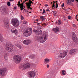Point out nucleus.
<instances>
[{"label": "nucleus", "instance_id": "obj_1", "mask_svg": "<svg viewBox=\"0 0 78 78\" xmlns=\"http://www.w3.org/2000/svg\"><path fill=\"white\" fill-rule=\"evenodd\" d=\"M44 34L43 35L42 37H38L37 39V41L40 43H44L47 41V33L44 32Z\"/></svg>", "mask_w": 78, "mask_h": 78}, {"label": "nucleus", "instance_id": "obj_2", "mask_svg": "<svg viewBox=\"0 0 78 78\" xmlns=\"http://www.w3.org/2000/svg\"><path fill=\"white\" fill-rule=\"evenodd\" d=\"M32 28H29L28 30H23V36L26 37L30 36L32 33Z\"/></svg>", "mask_w": 78, "mask_h": 78}, {"label": "nucleus", "instance_id": "obj_3", "mask_svg": "<svg viewBox=\"0 0 78 78\" xmlns=\"http://www.w3.org/2000/svg\"><path fill=\"white\" fill-rule=\"evenodd\" d=\"M5 50L9 52H11L13 51V46L12 44L9 43L5 46Z\"/></svg>", "mask_w": 78, "mask_h": 78}, {"label": "nucleus", "instance_id": "obj_4", "mask_svg": "<svg viewBox=\"0 0 78 78\" xmlns=\"http://www.w3.org/2000/svg\"><path fill=\"white\" fill-rule=\"evenodd\" d=\"M12 24L15 27H19L20 25V21L17 19H13L12 20Z\"/></svg>", "mask_w": 78, "mask_h": 78}, {"label": "nucleus", "instance_id": "obj_5", "mask_svg": "<svg viewBox=\"0 0 78 78\" xmlns=\"http://www.w3.org/2000/svg\"><path fill=\"white\" fill-rule=\"evenodd\" d=\"M7 71V69L6 67H2L0 69V76H5V73Z\"/></svg>", "mask_w": 78, "mask_h": 78}, {"label": "nucleus", "instance_id": "obj_6", "mask_svg": "<svg viewBox=\"0 0 78 78\" xmlns=\"http://www.w3.org/2000/svg\"><path fill=\"white\" fill-rule=\"evenodd\" d=\"M67 55V52L65 51H62L59 54L58 56L61 58L63 59Z\"/></svg>", "mask_w": 78, "mask_h": 78}, {"label": "nucleus", "instance_id": "obj_7", "mask_svg": "<svg viewBox=\"0 0 78 78\" xmlns=\"http://www.w3.org/2000/svg\"><path fill=\"white\" fill-rule=\"evenodd\" d=\"M27 75L29 78H34L35 76V73L33 71H30L27 72Z\"/></svg>", "mask_w": 78, "mask_h": 78}, {"label": "nucleus", "instance_id": "obj_8", "mask_svg": "<svg viewBox=\"0 0 78 78\" xmlns=\"http://www.w3.org/2000/svg\"><path fill=\"white\" fill-rule=\"evenodd\" d=\"M13 58L14 59V61L16 63H19L22 60L21 57L19 55H15Z\"/></svg>", "mask_w": 78, "mask_h": 78}, {"label": "nucleus", "instance_id": "obj_9", "mask_svg": "<svg viewBox=\"0 0 78 78\" xmlns=\"http://www.w3.org/2000/svg\"><path fill=\"white\" fill-rule=\"evenodd\" d=\"M23 70L25 69H28L31 67V64L28 62H26L23 65Z\"/></svg>", "mask_w": 78, "mask_h": 78}, {"label": "nucleus", "instance_id": "obj_10", "mask_svg": "<svg viewBox=\"0 0 78 78\" xmlns=\"http://www.w3.org/2000/svg\"><path fill=\"white\" fill-rule=\"evenodd\" d=\"M77 51L76 49H71L69 51V54L71 55H75Z\"/></svg>", "mask_w": 78, "mask_h": 78}, {"label": "nucleus", "instance_id": "obj_11", "mask_svg": "<svg viewBox=\"0 0 78 78\" xmlns=\"http://www.w3.org/2000/svg\"><path fill=\"white\" fill-rule=\"evenodd\" d=\"M72 34V39L73 41H74V42H78V38H77V37H76V34H75V32H73Z\"/></svg>", "mask_w": 78, "mask_h": 78}, {"label": "nucleus", "instance_id": "obj_12", "mask_svg": "<svg viewBox=\"0 0 78 78\" xmlns=\"http://www.w3.org/2000/svg\"><path fill=\"white\" fill-rule=\"evenodd\" d=\"M34 31L35 33V34H36L37 35H38L39 36L41 35L42 33V32L41 30H34Z\"/></svg>", "mask_w": 78, "mask_h": 78}, {"label": "nucleus", "instance_id": "obj_13", "mask_svg": "<svg viewBox=\"0 0 78 78\" xmlns=\"http://www.w3.org/2000/svg\"><path fill=\"white\" fill-rule=\"evenodd\" d=\"M18 6L20 7V9L21 11H22L23 9H24V8H23V3H22V4H20V1H19L18 2Z\"/></svg>", "mask_w": 78, "mask_h": 78}, {"label": "nucleus", "instance_id": "obj_14", "mask_svg": "<svg viewBox=\"0 0 78 78\" xmlns=\"http://www.w3.org/2000/svg\"><path fill=\"white\" fill-rule=\"evenodd\" d=\"M25 2H27V1H29L28 2H27L26 4L28 6H29V7H30V6H31V3L32 4H33V2L31 0H25Z\"/></svg>", "mask_w": 78, "mask_h": 78}, {"label": "nucleus", "instance_id": "obj_15", "mask_svg": "<svg viewBox=\"0 0 78 78\" xmlns=\"http://www.w3.org/2000/svg\"><path fill=\"white\" fill-rule=\"evenodd\" d=\"M52 31L55 32V33H58V32H59V29L58 27H57L56 28H54L52 29Z\"/></svg>", "mask_w": 78, "mask_h": 78}, {"label": "nucleus", "instance_id": "obj_16", "mask_svg": "<svg viewBox=\"0 0 78 78\" xmlns=\"http://www.w3.org/2000/svg\"><path fill=\"white\" fill-rule=\"evenodd\" d=\"M4 22L5 23V27H8L9 26L8 24L9 22L8 20H7L6 19H5L4 20Z\"/></svg>", "mask_w": 78, "mask_h": 78}, {"label": "nucleus", "instance_id": "obj_17", "mask_svg": "<svg viewBox=\"0 0 78 78\" xmlns=\"http://www.w3.org/2000/svg\"><path fill=\"white\" fill-rule=\"evenodd\" d=\"M11 31L12 33H14V34H17L18 32L17 29L14 28L12 29L11 30Z\"/></svg>", "mask_w": 78, "mask_h": 78}, {"label": "nucleus", "instance_id": "obj_18", "mask_svg": "<svg viewBox=\"0 0 78 78\" xmlns=\"http://www.w3.org/2000/svg\"><path fill=\"white\" fill-rule=\"evenodd\" d=\"M50 61H51V60L48 58H45L44 60V63L45 64H47V63L49 62Z\"/></svg>", "mask_w": 78, "mask_h": 78}, {"label": "nucleus", "instance_id": "obj_19", "mask_svg": "<svg viewBox=\"0 0 78 78\" xmlns=\"http://www.w3.org/2000/svg\"><path fill=\"white\" fill-rule=\"evenodd\" d=\"M4 41V38L2 37H1V34H0V42H3Z\"/></svg>", "mask_w": 78, "mask_h": 78}, {"label": "nucleus", "instance_id": "obj_20", "mask_svg": "<svg viewBox=\"0 0 78 78\" xmlns=\"http://www.w3.org/2000/svg\"><path fill=\"white\" fill-rule=\"evenodd\" d=\"M27 45H29V44H30L31 43V41L29 39L27 40Z\"/></svg>", "mask_w": 78, "mask_h": 78}, {"label": "nucleus", "instance_id": "obj_21", "mask_svg": "<svg viewBox=\"0 0 78 78\" xmlns=\"http://www.w3.org/2000/svg\"><path fill=\"white\" fill-rule=\"evenodd\" d=\"M66 3L68 5H70L71 1L70 0H66Z\"/></svg>", "mask_w": 78, "mask_h": 78}, {"label": "nucleus", "instance_id": "obj_22", "mask_svg": "<svg viewBox=\"0 0 78 78\" xmlns=\"http://www.w3.org/2000/svg\"><path fill=\"white\" fill-rule=\"evenodd\" d=\"M2 12H5L6 11V9L5 8V7H2Z\"/></svg>", "mask_w": 78, "mask_h": 78}, {"label": "nucleus", "instance_id": "obj_23", "mask_svg": "<svg viewBox=\"0 0 78 78\" xmlns=\"http://www.w3.org/2000/svg\"><path fill=\"white\" fill-rule=\"evenodd\" d=\"M17 47L19 48H20V49H21V48H22V47L21 45H20L19 44H18L17 45Z\"/></svg>", "mask_w": 78, "mask_h": 78}, {"label": "nucleus", "instance_id": "obj_24", "mask_svg": "<svg viewBox=\"0 0 78 78\" xmlns=\"http://www.w3.org/2000/svg\"><path fill=\"white\" fill-rule=\"evenodd\" d=\"M23 43L24 44H26V45H27V40H24L23 41Z\"/></svg>", "mask_w": 78, "mask_h": 78}, {"label": "nucleus", "instance_id": "obj_25", "mask_svg": "<svg viewBox=\"0 0 78 78\" xmlns=\"http://www.w3.org/2000/svg\"><path fill=\"white\" fill-rule=\"evenodd\" d=\"M40 19L42 20L43 21H44L45 20V19H44V17L43 16H40Z\"/></svg>", "mask_w": 78, "mask_h": 78}, {"label": "nucleus", "instance_id": "obj_26", "mask_svg": "<svg viewBox=\"0 0 78 78\" xmlns=\"http://www.w3.org/2000/svg\"><path fill=\"white\" fill-rule=\"evenodd\" d=\"M64 72H65V70H62V73L63 75H65L66 73H64Z\"/></svg>", "mask_w": 78, "mask_h": 78}, {"label": "nucleus", "instance_id": "obj_27", "mask_svg": "<svg viewBox=\"0 0 78 78\" xmlns=\"http://www.w3.org/2000/svg\"><path fill=\"white\" fill-rule=\"evenodd\" d=\"M23 22L24 24H27V21L25 20L23 21Z\"/></svg>", "mask_w": 78, "mask_h": 78}, {"label": "nucleus", "instance_id": "obj_28", "mask_svg": "<svg viewBox=\"0 0 78 78\" xmlns=\"http://www.w3.org/2000/svg\"><path fill=\"white\" fill-rule=\"evenodd\" d=\"M58 25H61V20H59L58 22Z\"/></svg>", "mask_w": 78, "mask_h": 78}, {"label": "nucleus", "instance_id": "obj_29", "mask_svg": "<svg viewBox=\"0 0 78 78\" xmlns=\"http://www.w3.org/2000/svg\"><path fill=\"white\" fill-rule=\"evenodd\" d=\"M7 5H8V6H10V5H11V3L10 2H8L7 3Z\"/></svg>", "mask_w": 78, "mask_h": 78}, {"label": "nucleus", "instance_id": "obj_30", "mask_svg": "<svg viewBox=\"0 0 78 78\" xmlns=\"http://www.w3.org/2000/svg\"><path fill=\"white\" fill-rule=\"evenodd\" d=\"M4 59L5 61L7 62L8 61V57H4Z\"/></svg>", "mask_w": 78, "mask_h": 78}, {"label": "nucleus", "instance_id": "obj_31", "mask_svg": "<svg viewBox=\"0 0 78 78\" xmlns=\"http://www.w3.org/2000/svg\"><path fill=\"white\" fill-rule=\"evenodd\" d=\"M27 5V7H28V9H32V8L30 7V6H30H30H28V5Z\"/></svg>", "mask_w": 78, "mask_h": 78}, {"label": "nucleus", "instance_id": "obj_32", "mask_svg": "<svg viewBox=\"0 0 78 78\" xmlns=\"http://www.w3.org/2000/svg\"><path fill=\"white\" fill-rule=\"evenodd\" d=\"M8 54L6 53L4 57H8Z\"/></svg>", "mask_w": 78, "mask_h": 78}, {"label": "nucleus", "instance_id": "obj_33", "mask_svg": "<svg viewBox=\"0 0 78 78\" xmlns=\"http://www.w3.org/2000/svg\"><path fill=\"white\" fill-rule=\"evenodd\" d=\"M45 12V9H43V12L42 13V14H44Z\"/></svg>", "mask_w": 78, "mask_h": 78}, {"label": "nucleus", "instance_id": "obj_34", "mask_svg": "<svg viewBox=\"0 0 78 78\" xmlns=\"http://www.w3.org/2000/svg\"><path fill=\"white\" fill-rule=\"evenodd\" d=\"M21 20H23V19H24V18H23V16H21Z\"/></svg>", "mask_w": 78, "mask_h": 78}, {"label": "nucleus", "instance_id": "obj_35", "mask_svg": "<svg viewBox=\"0 0 78 78\" xmlns=\"http://www.w3.org/2000/svg\"><path fill=\"white\" fill-rule=\"evenodd\" d=\"M56 8H57L58 7V4L57 3H56Z\"/></svg>", "mask_w": 78, "mask_h": 78}, {"label": "nucleus", "instance_id": "obj_36", "mask_svg": "<svg viewBox=\"0 0 78 78\" xmlns=\"http://www.w3.org/2000/svg\"><path fill=\"white\" fill-rule=\"evenodd\" d=\"M71 18V16H68V19H70Z\"/></svg>", "mask_w": 78, "mask_h": 78}, {"label": "nucleus", "instance_id": "obj_37", "mask_svg": "<svg viewBox=\"0 0 78 78\" xmlns=\"http://www.w3.org/2000/svg\"><path fill=\"white\" fill-rule=\"evenodd\" d=\"M47 68H49V67H50V66H49L48 64H47Z\"/></svg>", "mask_w": 78, "mask_h": 78}, {"label": "nucleus", "instance_id": "obj_38", "mask_svg": "<svg viewBox=\"0 0 78 78\" xmlns=\"http://www.w3.org/2000/svg\"><path fill=\"white\" fill-rule=\"evenodd\" d=\"M55 3H53V5L52 6V8H53V7H54V8H55Z\"/></svg>", "mask_w": 78, "mask_h": 78}, {"label": "nucleus", "instance_id": "obj_39", "mask_svg": "<svg viewBox=\"0 0 78 78\" xmlns=\"http://www.w3.org/2000/svg\"><path fill=\"white\" fill-rule=\"evenodd\" d=\"M53 12H54V14H56V12L55 11H54Z\"/></svg>", "mask_w": 78, "mask_h": 78}, {"label": "nucleus", "instance_id": "obj_40", "mask_svg": "<svg viewBox=\"0 0 78 78\" xmlns=\"http://www.w3.org/2000/svg\"><path fill=\"white\" fill-rule=\"evenodd\" d=\"M73 27H76V25H75V24H73Z\"/></svg>", "mask_w": 78, "mask_h": 78}, {"label": "nucleus", "instance_id": "obj_41", "mask_svg": "<svg viewBox=\"0 0 78 78\" xmlns=\"http://www.w3.org/2000/svg\"><path fill=\"white\" fill-rule=\"evenodd\" d=\"M64 4L63 3L62 5V7H64Z\"/></svg>", "mask_w": 78, "mask_h": 78}, {"label": "nucleus", "instance_id": "obj_42", "mask_svg": "<svg viewBox=\"0 0 78 78\" xmlns=\"http://www.w3.org/2000/svg\"><path fill=\"white\" fill-rule=\"evenodd\" d=\"M43 25H45V26H47V24L44 23L43 24Z\"/></svg>", "mask_w": 78, "mask_h": 78}, {"label": "nucleus", "instance_id": "obj_43", "mask_svg": "<svg viewBox=\"0 0 78 78\" xmlns=\"http://www.w3.org/2000/svg\"><path fill=\"white\" fill-rule=\"evenodd\" d=\"M70 1L71 2H74L75 0H70Z\"/></svg>", "mask_w": 78, "mask_h": 78}, {"label": "nucleus", "instance_id": "obj_44", "mask_svg": "<svg viewBox=\"0 0 78 78\" xmlns=\"http://www.w3.org/2000/svg\"><path fill=\"white\" fill-rule=\"evenodd\" d=\"M14 8L15 9H17V7H14Z\"/></svg>", "mask_w": 78, "mask_h": 78}, {"label": "nucleus", "instance_id": "obj_45", "mask_svg": "<svg viewBox=\"0 0 78 78\" xmlns=\"http://www.w3.org/2000/svg\"><path fill=\"white\" fill-rule=\"evenodd\" d=\"M46 11H50V10H49V9H47Z\"/></svg>", "mask_w": 78, "mask_h": 78}, {"label": "nucleus", "instance_id": "obj_46", "mask_svg": "<svg viewBox=\"0 0 78 78\" xmlns=\"http://www.w3.org/2000/svg\"><path fill=\"white\" fill-rule=\"evenodd\" d=\"M48 4H45V6H48Z\"/></svg>", "mask_w": 78, "mask_h": 78}, {"label": "nucleus", "instance_id": "obj_47", "mask_svg": "<svg viewBox=\"0 0 78 78\" xmlns=\"http://www.w3.org/2000/svg\"><path fill=\"white\" fill-rule=\"evenodd\" d=\"M40 24H41V23H37V25H40Z\"/></svg>", "mask_w": 78, "mask_h": 78}, {"label": "nucleus", "instance_id": "obj_48", "mask_svg": "<svg viewBox=\"0 0 78 78\" xmlns=\"http://www.w3.org/2000/svg\"><path fill=\"white\" fill-rule=\"evenodd\" d=\"M9 1H10V2H13L14 0H9Z\"/></svg>", "mask_w": 78, "mask_h": 78}, {"label": "nucleus", "instance_id": "obj_49", "mask_svg": "<svg viewBox=\"0 0 78 78\" xmlns=\"http://www.w3.org/2000/svg\"><path fill=\"white\" fill-rule=\"evenodd\" d=\"M53 3H54V4H55V3H56V2H55V1H53Z\"/></svg>", "mask_w": 78, "mask_h": 78}, {"label": "nucleus", "instance_id": "obj_50", "mask_svg": "<svg viewBox=\"0 0 78 78\" xmlns=\"http://www.w3.org/2000/svg\"><path fill=\"white\" fill-rule=\"evenodd\" d=\"M36 74H37V75L38 74V72H37V73Z\"/></svg>", "mask_w": 78, "mask_h": 78}, {"label": "nucleus", "instance_id": "obj_51", "mask_svg": "<svg viewBox=\"0 0 78 78\" xmlns=\"http://www.w3.org/2000/svg\"><path fill=\"white\" fill-rule=\"evenodd\" d=\"M77 16H78V15H76V17H77Z\"/></svg>", "mask_w": 78, "mask_h": 78}, {"label": "nucleus", "instance_id": "obj_52", "mask_svg": "<svg viewBox=\"0 0 78 78\" xmlns=\"http://www.w3.org/2000/svg\"><path fill=\"white\" fill-rule=\"evenodd\" d=\"M55 23H58V22L56 21Z\"/></svg>", "mask_w": 78, "mask_h": 78}, {"label": "nucleus", "instance_id": "obj_53", "mask_svg": "<svg viewBox=\"0 0 78 78\" xmlns=\"http://www.w3.org/2000/svg\"><path fill=\"white\" fill-rule=\"evenodd\" d=\"M76 1L78 2V0H76Z\"/></svg>", "mask_w": 78, "mask_h": 78}, {"label": "nucleus", "instance_id": "obj_54", "mask_svg": "<svg viewBox=\"0 0 78 78\" xmlns=\"http://www.w3.org/2000/svg\"><path fill=\"white\" fill-rule=\"evenodd\" d=\"M34 23H37V22H34Z\"/></svg>", "mask_w": 78, "mask_h": 78}, {"label": "nucleus", "instance_id": "obj_55", "mask_svg": "<svg viewBox=\"0 0 78 78\" xmlns=\"http://www.w3.org/2000/svg\"><path fill=\"white\" fill-rule=\"evenodd\" d=\"M34 58V57H31V58Z\"/></svg>", "mask_w": 78, "mask_h": 78}, {"label": "nucleus", "instance_id": "obj_56", "mask_svg": "<svg viewBox=\"0 0 78 78\" xmlns=\"http://www.w3.org/2000/svg\"><path fill=\"white\" fill-rule=\"evenodd\" d=\"M56 3H57V2H58V1H56Z\"/></svg>", "mask_w": 78, "mask_h": 78}, {"label": "nucleus", "instance_id": "obj_57", "mask_svg": "<svg viewBox=\"0 0 78 78\" xmlns=\"http://www.w3.org/2000/svg\"><path fill=\"white\" fill-rule=\"evenodd\" d=\"M25 1H24L23 3H25Z\"/></svg>", "mask_w": 78, "mask_h": 78}, {"label": "nucleus", "instance_id": "obj_58", "mask_svg": "<svg viewBox=\"0 0 78 78\" xmlns=\"http://www.w3.org/2000/svg\"><path fill=\"white\" fill-rule=\"evenodd\" d=\"M31 12H29V13H31Z\"/></svg>", "mask_w": 78, "mask_h": 78}, {"label": "nucleus", "instance_id": "obj_59", "mask_svg": "<svg viewBox=\"0 0 78 78\" xmlns=\"http://www.w3.org/2000/svg\"><path fill=\"white\" fill-rule=\"evenodd\" d=\"M37 21L38 20H36Z\"/></svg>", "mask_w": 78, "mask_h": 78}, {"label": "nucleus", "instance_id": "obj_60", "mask_svg": "<svg viewBox=\"0 0 78 78\" xmlns=\"http://www.w3.org/2000/svg\"><path fill=\"white\" fill-rule=\"evenodd\" d=\"M34 0H32V1H34Z\"/></svg>", "mask_w": 78, "mask_h": 78}, {"label": "nucleus", "instance_id": "obj_61", "mask_svg": "<svg viewBox=\"0 0 78 78\" xmlns=\"http://www.w3.org/2000/svg\"><path fill=\"white\" fill-rule=\"evenodd\" d=\"M41 11H42V9H41Z\"/></svg>", "mask_w": 78, "mask_h": 78}, {"label": "nucleus", "instance_id": "obj_62", "mask_svg": "<svg viewBox=\"0 0 78 78\" xmlns=\"http://www.w3.org/2000/svg\"><path fill=\"white\" fill-rule=\"evenodd\" d=\"M19 37H20V36H19Z\"/></svg>", "mask_w": 78, "mask_h": 78}, {"label": "nucleus", "instance_id": "obj_63", "mask_svg": "<svg viewBox=\"0 0 78 78\" xmlns=\"http://www.w3.org/2000/svg\"><path fill=\"white\" fill-rule=\"evenodd\" d=\"M20 0L22 1V0Z\"/></svg>", "mask_w": 78, "mask_h": 78}]
</instances>
